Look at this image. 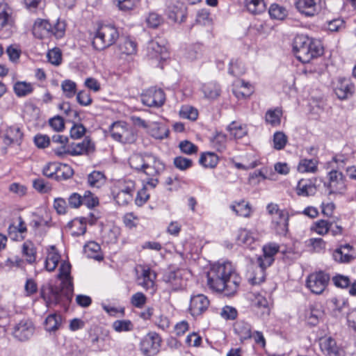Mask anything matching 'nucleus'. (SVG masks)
Masks as SVG:
<instances>
[{
  "mask_svg": "<svg viewBox=\"0 0 356 356\" xmlns=\"http://www.w3.org/2000/svg\"><path fill=\"white\" fill-rule=\"evenodd\" d=\"M241 278L230 262L213 264L207 273V284L213 291L222 292L227 296L234 295Z\"/></svg>",
  "mask_w": 356,
  "mask_h": 356,
  "instance_id": "nucleus-1",
  "label": "nucleus"
},
{
  "mask_svg": "<svg viewBox=\"0 0 356 356\" xmlns=\"http://www.w3.org/2000/svg\"><path fill=\"white\" fill-rule=\"evenodd\" d=\"M70 273V264L66 261L62 262L57 275L58 279L61 280L60 287L51 286L47 296L44 292L41 293L42 298L48 305L65 304L72 300L74 287Z\"/></svg>",
  "mask_w": 356,
  "mask_h": 356,
  "instance_id": "nucleus-2",
  "label": "nucleus"
},
{
  "mask_svg": "<svg viewBox=\"0 0 356 356\" xmlns=\"http://www.w3.org/2000/svg\"><path fill=\"white\" fill-rule=\"evenodd\" d=\"M293 52L300 61L309 63L312 58L321 55L323 49L319 42L300 35L295 38Z\"/></svg>",
  "mask_w": 356,
  "mask_h": 356,
  "instance_id": "nucleus-3",
  "label": "nucleus"
},
{
  "mask_svg": "<svg viewBox=\"0 0 356 356\" xmlns=\"http://www.w3.org/2000/svg\"><path fill=\"white\" fill-rule=\"evenodd\" d=\"M65 31V24L64 22L58 21L54 25L50 24L49 20L37 19L33 26L32 32L35 38L42 39L54 35L56 38H62Z\"/></svg>",
  "mask_w": 356,
  "mask_h": 356,
  "instance_id": "nucleus-4",
  "label": "nucleus"
},
{
  "mask_svg": "<svg viewBox=\"0 0 356 356\" xmlns=\"http://www.w3.org/2000/svg\"><path fill=\"white\" fill-rule=\"evenodd\" d=\"M118 37V31L114 26L101 25L93 38L92 45L96 49L101 51L113 44Z\"/></svg>",
  "mask_w": 356,
  "mask_h": 356,
  "instance_id": "nucleus-5",
  "label": "nucleus"
},
{
  "mask_svg": "<svg viewBox=\"0 0 356 356\" xmlns=\"http://www.w3.org/2000/svg\"><path fill=\"white\" fill-rule=\"evenodd\" d=\"M135 190L136 184L133 180H120L115 185L112 194L119 205L125 206L132 201Z\"/></svg>",
  "mask_w": 356,
  "mask_h": 356,
  "instance_id": "nucleus-6",
  "label": "nucleus"
},
{
  "mask_svg": "<svg viewBox=\"0 0 356 356\" xmlns=\"http://www.w3.org/2000/svg\"><path fill=\"white\" fill-rule=\"evenodd\" d=\"M111 137L122 143H133L136 138L132 128L125 122L118 121L110 127Z\"/></svg>",
  "mask_w": 356,
  "mask_h": 356,
  "instance_id": "nucleus-7",
  "label": "nucleus"
},
{
  "mask_svg": "<svg viewBox=\"0 0 356 356\" xmlns=\"http://www.w3.org/2000/svg\"><path fill=\"white\" fill-rule=\"evenodd\" d=\"M147 156L152 158L151 163L144 165L143 172L147 177V185L154 188L159 184L158 176L165 170L164 163L156 156L148 154Z\"/></svg>",
  "mask_w": 356,
  "mask_h": 356,
  "instance_id": "nucleus-8",
  "label": "nucleus"
},
{
  "mask_svg": "<svg viewBox=\"0 0 356 356\" xmlns=\"http://www.w3.org/2000/svg\"><path fill=\"white\" fill-rule=\"evenodd\" d=\"M161 339L156 332H149L146 334L140 343V350L146 356H154L161 347Z\"/></svg>",
  "mask_w": 356,
  "mask_h": 356,
  "instance_id": "nucleus-9",
  "label": "nucleus"
},
{
  "mask_svg": "<svg viewBox=\"0 0 356 356\" xmlns=\"http://www.w3.org/2000/svg\"><path fill=\"white\" fill-rule=\"evenodd\" d=\"M329 281V275L319 271L308 276L306 285L313 293L319 295L325 291Z\"/></svg>",
  "mask_w": 356,
  "mask_h": 356,
  "instance_id": "nucleus-10",
  "label": "nucleus"
},
{
  "mask_svg": "<svg viewBox=\"0 0 356 356\" xmlns=\"http://www.w3.org/2000/svg\"><path fill=\"white\" fill-rule=\"evenodd\" d=\"M165 101L163 90L151 88L141 95L142 103L149 107H160Z\"/></svg>",
  "mask_w": 356,
  "mask_h": 356,
  "instance_id": "nucleus-11",
  "label": "nucleus"
},
{
  "mask_svg": "<svg viewBox=\"0 0 356 356\" xmlns=\"http://www.w3.org/2000/svg\"><path fill=\"white\" fill-rule=\"evenodd\" d=\"M209 305L210 302L206 296L194 295L190 299L188 312L193 317L200 316L208 309Z\"/></svg>",
  "mask_w": 356,
  "mask_h": 356,
  "instance_id": "nucleus-12",
  "label": "nucleus"
},
{
  "mask_svg": "<svg viewBox=\"0 0 356 356\" xmlns=\"http://www.w3.org/2000/svg\"><path fill=\"white\" fill-rule=\"evenodd\" d=\"M330 193L344 194L346 191V179L342 172L331 170L328 174Z\"/></svg>",
  "mask_w": 356,
  "mask_h": 356,
  "instance_id": "nucleus-13",
  "label": "nucleus"
},
{
  "mask_svg": "<svg viewBox=\"0 0 356 356\" xmlns=\"http://www.w3.org/2000/svg\"><path fill=\"white\" fill-rule=\"evenodd\" d=\"M156 274L149 267L143 266L141 269V273L137 277L138 285L142 286L146 291H149L151 294L156 291L155 280Z\"/></svg>",
  "mask_w": 356,
  "mask_h": 356,
  "instance_id": "nucleus-14",
  "label": "nucleus"
},
{
  "mask_svg": "<svg viewBox=\"0 0 356 356\" xmlns=\"http://www.w3.org/2000/svg\"><path fill=\"white\" fill-rule=\"evenodd\" d=\"M35 331L33 323L28 319H23L16 324L13 328V336L19 341H26L30 339Z\"/></svg>",
  "mask_w": 356,
  "mask_h": 356,
  "instance_id": "nucleus-15",
  "label": "nucleus"
},
{
  "mask_svg": "<svg viewBox=\"0 0 356 356\" xmlns=\"http://www.w3.org/2000/svg\"><path fill=\"white\" fill-rule=\"evenodd\" d=\"M147 56L149 59L163 60L168 56L167 49L163 41L155 39L149 41L147 44Z\"/></svg>",
  "mask_w": 356,
  "mask_h": 356,
  "instance_id": "nucleus-16",
  "label": "nucleus"
},
{
  "mask_svg": "<svg viewBox=\"0 0 356 356\" xmlns=\"http://www.w3.org/2000/svg\"><path fill=\"white\" fill-rule=\"evenodd\" d=\"M335 261L340 264H347L356 258L355 248L350 244L341 245L332 254Z\"/></svg>",
  "mask_w": 356,
  "mask_h": 356,
  "instance_id": "nucleus-17",
  "label": "nucleus"
},
{
  "mask_svg": "<svg viewBox=\"0 0 356 356\" xmlns=\"http://www.w3.org/2000/svg\"><path fill=\"white\" fill-rule=\"evenodd\" d=\"M333 87L334 93L341 100L348 99L354 92V86L345 78H338L333 83Z\"/></svg>",
  "mask_w": 356,
  "mask_h": 356,
  "instance_id": "nucleus-18",
  "label": "nucleus"
},
{
  "mask_svg": "<svg viewBox=\"0 0 356 356\" xmlns=\"http://www.w3.org/2000/svg\"><path fill=\"white\" fill-rule=\"evenodd\" d=\"M263 255L257 261L260 266L268 268L273 263L275 254L280 250V245L275 243H269L263 246Z\"/></svg>",
  "mask_w": 356,
  "mask_h": 356,
  "instance_id": "nucleus-19",
  "label": "nucleus"
},
{
  "mask_svg": "<svg viewBox=\"0 0 356 356\" xmlns=\"http://www.w3.org/2000/svg\"><path fill=\"white\" fill-rule=\"evenodd\" d=\"M320 3L321 0H296V7L301 14L313 17L319 13Z\"/></svg>",
  "mask_w": 356,
  "mask_h": 356,
  "instance_id": "nucleus-20",
  "label": "nucleus"
},
{
  "mask_svg": "<svg viewBox=\"0 0 356 356\" xmlns=\"http://www.w3.org/2000/svg\"><path fill=\"white\" fill-rule=\"evenodd\" d=\"M289 218L287 211H281L279 212V215L273 216V228L277 234L283 236L286 234L289 229Z\"/></svg>",
  "mask_w": 356,
  "mask_h": 356,
  "instance_id": "nucleus-21",
  "label": "nucleus"
},
{
  "mask_svg": "<svg viewBox=\"0 0 356 356\" xmlns=\"http://www.w3.org/2000/svg\"><path fill=\"white\" fill-rule=\"evenodd\" d=\"M166 15L170 19L175 22H178L179 18L180 22H182L184 20L183 18L185 17L184 5L177 1H170L168 4Z\"/></svg>",
  "mask_w": 356,
  "mask_h": 356,
  "instance_id": "nucleus-22",
  "label": "nucleus"
},
{
  "mask_svg": "<svg viewBox=\"0 0 356 356\" xmlns=\"http://www.w3.org/2000/svg\"><path fill=\"white\" fill-rule=\"evenodd\" d=\"M320 346L327 356H343V351L337 346V343L332 337H325L321 339Z\"/></svg>",
  "mask_w": 356,
  "mask_h": 356,
  "instance_id": "nucleus-23",
  "label": "nucleus"
},
{
  "mask_svg": "<svg viewBox=\"0 0 356 356\" xmlns=\"http://www.w3.org/2000/svg\"><path fill=\"white\" fill-rule=\"evenodd\" d=\"M254 92V88L244 80L236 81L233 86V93L238 99L249 97Z\"/></svg>",
  "mask_w": 356,
  "mask_h": 356,
  "instance_id": "nucleus-24",
  "label": "nucleus"
},
{
  "mask_svg": "<svg viewBox=\"0 0 356 356\" xmlns=\"http://www.w3.org/2000/svg\"><path fill=\"white\" fill-rule=\"evenodd\" d=\"M23 134L20 129L15 126H11L6 129L3 136V143L6 145H10L13 144L19 145Z\"/></svg>",
  "mask_w": 356,
  "mask_h": 356,
  "instance_id": "nucleus-25",
  "label": "nucleus"
},
{
  "mask_svg": "<svg viewBox=\"0 0 356 356\" xmlns=\"http://www.w3.org/2000/svg\"><path fill=\"white\" fill-rule=\"evenodd\" d=\"M60 255L54 245L47 248V254L44 261V268L47 271L53 272L58 266Z\"/></svg>",
  "mask_w": 356,
  "mask_h": 356,
  "instance_id": "nucleus-26",
  "label": "nucleus"
},
{
  "mask_svg": "<svg viewBox=\"0 0 356 356\" xmlns=\"http://www.w3.org/2000/svg\"><path fill=\"white\" fill-rule=\"evenodd\" d=\"M149 153H145L143 154H134L131 155L129 159L130 166L137 171L143 172L144 165L145 163H149L152 161V158L147 156Z\"/></svg>",
  "mask_w": 356,
  "mask_h": 356,
  "instance_id": "nucleus-27",
  "label": "nucleus"
},
{
  "mask_svg": "<svg viewBox=\"0 0 356 356\" xmlns=\"http://www.w3.org/2000/svg\"><path fill=\"white\" fill-rule=\"evenodd\" d=\"M12 15V9L7 3H0V30L13 25L14 21Z\"/></svg>",
  "mask_w": 356,
  "mask_h": 356,
  "instance_id": "nucleus-28",
  "label": "nucleus"
},
{
  "mask_svg": "<svg viewBox=\"0 0 356 356\" xmlns=\"http://www.w3.org/2000/svg\"><path fill=\"white\" fill-rule=\"evenodd\" d=\"M316 192L315 184L309 179H301L296 187V193L298 195H313Z\"/></svg>",
  "mask_w": 356,
  "mask_h": 356,
  "instance_id": "nucleus-29",
  "label": "nucleus"
},
{
  "mask_svg": "<svg viewBox=\"0 0 356 356\" xmlns=\"http://www.w3.org/2000/svg\"><path fill=\"white\" fill-rule=\"evenodd\" d=\"M323 316V312L317 305H310L305 312V318L311 325H316Z\"/></svg>",
  "mask_w": 356,
  "mask_h": 356,
  "instance_id": "nucleus-30",
  "label": "nucleus"
},
{
  "mask_svg": "<svg viewBox=\"0 0 356 356\" xmlns=\"http://www.w3.org/2000/svg\"><path fill=\"white\" fill-rule=\"evenodd\" d=\"M219 161L218 155L213 152H207L201 154L199 163L205 168H214Z\"/></svg>",
  "mask_w": 356,
  "mask_h": 356,
  "instance_id": "nucleus-31",
  "label": "nucleus"
},
{
  "mask_svg": "<svg viewBox=\"0 0 356 356\" xmlns=\"http://www.w3.org/2000/svg\"><path fill=\"white\" fill-rule=\"evenodd\" d=\"M253 305L257 312L261 316L268 315L270 313L269 302L266 298L261 294L255 296L253 301Z\"/></svg>",
  "mask_w": 356,
  "mask_h": 356,
  "instance_id": "nucleus-32",
  "label": "nucleus"
},
{
  "mask_svg": "<svg viewBox=\"0 0 356 356\" xmlns=\"http://www.w3.org/2000/svg\"><path fill=\"white\" fill-rule=\"evenodd\" d=\"M62 323V316L60 314H49L44 321V329L49 332L58 330Z\"/></svg>",
  "mask_w": 356,
  "mask_h": 356,
  "instance_id": "nucleus-33",
  "label": "nucleus"
},
{
  "mask_svg": "<svg viewBox=\"0 0 356 356\" xmlns=\"http://www.w3.org/2000/svg\"><path fill=\"white\" fill-rule=\"evenodd\" d=\"M100 245L95 241L88 243L83 248L84 253L87 257L95 259L97 261H100L103 259L100 253Z\"/></svg>",
  "mask_w": 356,
  "mask_h": 356,
  "instance_id": "nucleus-34",
  "label": "nucleus"
},
{
  "mask_svg": "<svg viewBox=\"0 0 356 356\" xmlns=\"http://www.w3.org/2000/svg\"><path fill=\"white\" fill-rule=\"evenodd\" d=\"M227 130L236 139L242 138L248 134L246 126L235 121L227 126Z\"/></svg>",
  "mask_w": 356,
  "mask_h": 356,
  "instance_id": "nucleus-35",
  "label": "nucleus"
},
{
  "mask_svg": "<svg viewBox=\"0 0 356 356\" xmlns=\"http://www.w3.org/2000/svg\"><path fill=\"white\" fill-rule=\"evenodd\" d=\"M230 208L236 215L244 218H249L251 216L252 209L248 202L241 200L230 206Z\"/></svg>",
  "mask_w": 356,
  "mask_h": 356,
  "instance_id": "nucleus-36",
  "label": "nucleus"
},
{
  "mask_svg": "<svg viewBox=\"0 0 356 356\" xmlns=\"http://www.w3.org/2000/svg\"><path fill=\"white\" fill-rule=\"evenodd\" d=\"M234 330L241 340H245L252 337L251 325L245 321L237 322L234 326Z\"/></svg>",
  "mask_w": 356,
  "mask_h": 356,
  "instance_id": "nucleus-37",
  "label": "nucleus"
},
{
  "mask_svg": "<svg viewBox=\"0 0 356 356\" xmlns=\"http://www.w3.org/2000/svg\"><path fill=\"white\" fill-rule=\"evenodd\" d=\"M22 254L26 257V261L29 264H33L36 259V249L34 244L30 241H26L22 245Z\"/></svg>",
  "mask_w": 356,
  "mask_h": 356,
  "instance_id": "nucleus-38",
  "label": "nucleus"
},
{
  "mask_svg": "<svg viewBox=\"0 0 356 356\" xmlns=\"http://www.w3.org/2000/svg\"><path fill=\"white\" fill-rule=\"evenodd\" d=\"M13 90L17 97H25L31 94L33 90L31 83L26 81H17L13 86Z\"/></svg>",
  "mask_w": 356,
  "mask_h": 356,
  "instance_id": "nucleus-39",
  "label": "nucleus"
},
{
  "mask_svg": "<svg viewBox=\"0 0 356 356\" xmlns=\"http://www.w3.org/2000/svg\"><path fill=\"white\" fill-rule=\"evenodd\" d=\"M119 50L122 54L132 55L136 52L137 44L130 38H124L118 46Z\"/></svg>",
  "mask_w": 356,
  "mask_h": 356,
  "instance_id": "nucleus-40",
  "label": "nucleus"
},
{
  "mask_svg": "<svg viewBox=\"0 0 356 356\" xmlns=\"http://www.w3.org/2000/svg\"><path fill=\"white\" fill-rule=\"evenodd\" d=\"M245 6L248 10L254 15L261 14L266 10L264 0H245Z\"/></svg>",
  "mask_w": 356,
  "mask_h": 356,
  "instance_id": "nucleus-41",
  "label": "nucleus"
},
{
  "mask_svg": "<svg viewBox=\"0 0 356 356\" xmlns=\"http://www.w3.org/2000/svg\"><path fill=\"white\" fill-rule=\"evenodd\" d=\"M163 280L169 287L173 291H177L181 288V279L175 272H170L164 275Z\"/></svg>",
  "mask_w": 356,
  "mask_h": 356,
  "instance_id": "nucleus-42",
  "label": "nucleus"
},
{
  "mask_svg": "<svg viewBox=\"0 0 356 356\" xmlns=\"http://www.w3.org/2000/svg\"><path fill=\"white\" fill-rule=\"evenodd\" d=\"M266 268H263L259 265L258 267H256L252 272L250 273L248 280L249 282L254 285L259 284L263 282L265 280V269Z\"/></svg>",
  "mask_w": 356,
  "mask_h": 356,
  "instance_id": "nucleus-43",
  "label": "nucleus"
},
{
  "mask_svg": "<svg viewBox=\"0 0 356 356\" xmlns=\"http://www.w3.org/2000/svg\"><path fill=\"white\" fill-rule=\"evenodd\" d=\"M332 225V222L319 220L313 225L311 229L319 235L324 236L328 233Z\"/></svg>",
  "mask_w": 356,
  "mask_h": 356,
  "instance_id": "nucleus-44",
  "label": "nucleus"
},
{
  "mask_svg": "<svg viewBox=\"0 0 356 356\" xmlns=\"http://www.w3.org/2000/svg\"><path fill=\"white\" fill-rule=\"evenodd\" d=\"M300 172H315L317 170V162L314 159H302L298 165Z\"/></svg>",
  "mask_w": 356,
  "mask_h": 356,
  "instance_id": "nucleus-45",
  "label": "nucleus"
},
{
  "mask_svg": "<svg viewBox=\"0 0 356 356\" xmlns=\"http://www.w3.org/2000/svg\"><path fill=\"white\" fill-rule=\"evenodd\" d=\"M104 175L99 171H93L88 177V182L92 187L99 188L105 182Z\"/></svg>",
  "mask_w": 356,
  "mask_h": 356,
  "instance_id": "nucleus-46",
  "label": "nucleus"
},
{
  "mask_svg": "<svg viewBox=\"0 0 356 356\" xmlns=\"http://www.w3.org/2000/svg\"><path fill=\"white\" fill-rule=\"evenodd\" d=\"M227 143V136L222 132H217L211 139V144L218 151H222L225 149Z\"/></svg>",
  "mask_w": 356,
  "mask_h": 356,
  "instance_id": "nucleus-47",
  "label": "nucleus"
},
{
  "mask_svg": "<svg viewBox=\"0 0 356 356\" xmlns=\"http://www.w3.org/2000/svg\"><path fill=\"white\" fill-rule=\"evenodd\" d=\"M237 241L239 244L250 245L254 241V238L251 232L246 229H240L237 236Z\"/></svg>",
  "mask_w": 356,
  "mask_h": 356,
  "instance_id": "nucleus-48",
  "label": "nucleus"
},
{
  "mask_svg": "<svg viewBox=\"0 0 356 356\" xmlns=\"http://www.w3.org/2000/svg\"><path fill=\"white\" fill-rule=\"evenodd\" d=\"M268 13L271 18L282 20L287 15L285 8L278 4H272L269 8Z\"/></svg>",
  "mask_w": 356,
  "mask_h": 356,
  "instance_id": "nucleus-49",
  "label": "nucleus"
},
{
  "mask_svg": "<svg viewBox=\"0 0 356 356\" xmlns=\"http://www.w3.org/2000/svg\"><path fill=\"white\" fill-rule=\"evenodd\" d=\"M112 327L117 332H129L133 330L134 324L130 320H117L113 323Z\"/></svg>",
  "mask_w": 356,
  "mask_h": 356,
  "instance_id": "nucleus-50",
  "label": "nucleus"
},
{
  "mask_svg": "<svg viewBox=\"0 0 356 356\" xmlns=\"http://www.w3.org/2000/svg\"><path fill=\"white\" fill-rule=\"evenodd\" d=\"M179 115L181 118L194 121L197 120L198 117V111L194 107L188 105H184L179 111Z\"/></svg>",
  "mask_w": 356,
  "mask_h": 356,
  "instance_id": "nucleus-51",
  "label": "nucleus"
},
{
  "mask_svg": "<svg viewBox=\"0 0 356 356\" xmlns=\"http://www.w3.org/2000/svg\"><path fill=\"white\" fill-rule=\"evenodd\" d=\"M282 111L275 108L268 110L266 113V122L272 126H277L280 124Z\"/></svg>",
  "mask_w": 356,
  "mask_h": 356,
  "instance_id": "nucleus-52",
  "label": "nucleus"
},
{
  "mask_svg": "<svg viewBox=\"0 0 356 356\" xmlns=\"http://www.w3.org/2000/svg\"><path fill=\"white\" fill-rule=\"evenodd\" d=\"M74 174V171L71 166L67 164L59 163L58 168V172L56 176V180H66L72 177Z\"/></svg>",
  "mask_w": 356,
  "mask_h": 356,
  "instance_id": "nucleus-53",
  "label": "nucleus"
},
{
  "mask_svg": "<svg viewBox=\"0 0 356 356\" xmlns=\"http://www.w3.org/2000/svg\"><path fill=\"white\" fill-rule=\"evenodd\" d=\"M94 148V145L90 140L86 138L81 143H79L76 145L75 147L72 151V154L79 155L85 152H88Z\"/></svg>",
  "mask_w": 356,
  "mask_h": 356,
  "instance_id": "nucleus-54",
  "label": "nucleus"
},
{
  "mask_svg": "<svg viewBox=\"0 0 356 356\" xmlns=\"http://www.w3.org/2000/svg\"><path fill=\"white\" fill-rule=\"evenodd\" d=\"M26 232V227L22 217H19V224L17 226L10 225L8 227V236L12 240H16L17 232L24 233Z\"/></svg>",
  "mask_w": 356,
  "mask_h": 356,
  "instance_id": "nucleus-55",
  "label": "nucleus"
},
{
  "mask_svg": "<svg viewBox=\"0 0 356 356\" xmlns=\"http://www.w3.org/2000/svg\"><path fill=\"white\" fill-rule=\"evenodd\" d=\"M115 6L122 11L134 10L139 3V0H113Z\"/></svg>",
  "mask_w": 356,
  "mask_h": 356,
  "instance_id": "nucleus-56",
  "label": "nucleus"
},
{
  "mask_svg": "<svg viewBox=\"0 0 356 356\" xmlns=\"http://www.w3.org/2000/svg\"><path fill=\"white\" fill-rule=\"evenodd\" d=\"M202 91L205 97L215 99L220 95V88L215 83L205 84L202 86Z\"/></svg>",
  "mask_w": 356,
  "mask_h": 356,
  "instance_id": "nucleus-57",
  "label": "nucleus"
},
{
  "mask_svg": "<svg viewBox=\"0 0 356 356\" xmlns=\"http://www.w3.org/2000/svg\"><path fill=\"white\" fill-rule=\"evenodd\" d=\"M82 204L86 205L89 209H92L99 204V199L90 191H87L82 195Z\"/></svg>",
  "mask_w": 356,
  "mask_h": 356,
  "instance_id": "nucleus-58",
  "label": "nucleus"
},
{
  "mask_svg": "<svg viewBox=\"0 0 356 356\" xmlns=\"http://www.w3.org/2000/svg\"><path fill=\"white\" fill-rule=\"evenodd\" d=\"M196 22L202 25H209L212 22L209 10L206 8L200 9L196 15Z\"/></svg>",
  "mask_w": 356,
  "mask_h": 356,
  "instance_id": "nucleus-59",
  "label": "nucleus"
},
{
  "mask_svg": "<svg viewBox=\"0 0 356 356\" xmlns=\"http://www.w3.org/2000/svg\"><path fill=\"white\" fill-rule=\"evenodd\" d=\"M61 88L67 98H72L76 94V85L71 80H65L61 84Z\"/></svg>",
  "mask_w": 356,
  "mask_h": 356,
  "instance_id": "nucleus-60",
  "label": "nucleus"
},
{
  "mask_svg": "<svg viewBox=\"0 0 356 356\" xmlns=\"http://www.w3.org/2000/svg\"><path fill=\"white\" fill-rule=\"evenodd\" d=\"M287 142L286 136L281 131H277L273 136V147L276 149H282Z\"/></svg>",
  "mask_w": 356,
  "mask_h": 356,
  "instance_id": "nucleus-61",
  "label": "nucleus"
},
{
  "mask_svg": "<svg viewBox=\"0 0 356 356\" xmlns=\"http://www.w3.org/2000/svg\"><path fill=\"white\" fill-rule=\"evenodd\" d=\"M173 163L175 166L180 170H186L193 165L192 160L184 156L175 157Z\"/></svg>",
  "mask_w": 356,
  "mask_h": 356,
  "instance_id": "nucleus-62",
  "label": "nucleus"
},
{
  "mask_svg": "<svg viewBox=\"0 0 356 356\" xmlns=\"http://www.w3.org/2000/svg\"><path fill=\"white\" fill-rule=\"evenodd\" d=\"M58 166L59 163H49L43 168V175L47 177L54 178L56 179Z\"/></svg>",
  "mask_w": 356,
  "mask_h": 356,
  "instance_id": "nucleus-63",
  "label": "nucleus"
},
{
  "mask_svg": "<svg viewBox=\"0 0 356 356\" xmlns=\"http://www.w3.org/2000/svg\"><path fill=\"white\" fill-rule=\"evenodd\" d=\"M146 22L149 26L156 28L163 23V18L161 15L155 12H151L147 17Z\"/></svg>",
  "mask_w": 356,
  "mask_h": 356,
  "instance_id": "nucleus-64",
  "label": "nucleus"
}]
</instances>
